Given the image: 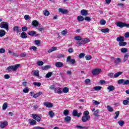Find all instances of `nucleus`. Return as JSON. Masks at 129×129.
<instances>
[{"mask_svg":"<svg viewBox=\"0 0 129 129\" xmlns=\"http://www.w3.org/2000/svg\"><path fill=\"white\" fill-rule=\"evenodd\" d=\"M19 67H20V64H16L14 66H11L9 67L7 69V70L9 72H10V71H12V70H13V71H16L18 69V68H19Z\"/></svg>","mask_w":129,"mask_h":129,"instance_id":"obj_1","label":"nucleus"},{"mask_svg":"<svg viewBox=\"0 0 129 129\" xmlns=\"http://www.w3.org/2000/svg\"><path fill=\"white\" fill-rule=\"evenodd\" d=\"M0 28L1 29H5V30L9 31V24L6 22H2L0 24Z\"/></svg>","mask_w":129,"mask_h":129,"instance_id":"obj_2","label":"nucleus"},{"mask_svg":"<svg viewBox=\"0 0 129 129\" xmlns=\"http://www.w3.org/2000/svg\"><path fill=\"white\" fill-rule=\"evenodd\" d=\"M90 40L88 38H85L82 39V42H79V46H82V45H84V44H86L87 43H89Z\"/></svg>","mask_w":129,"mask_h":129,"instance_id":"obj_3","label":"nucleus"},{"mask_svg":"<svg viewBox=\"0 0 129 129\" xmlns=\"http://www.w3.org/2000/svg\"><path fill=\"white\" fill-rule=\"evenodd\" d=\"M101 72V70L100 69H95L92 71L93 75H97Z\"/></svg>","mask_w":129,"mask_h":129,"instance_id":"obj_4","label":"nucleus"},{"mask_svg":"<svg viewBox=\"0 0 129 129\" xmlns=\"http://www.w3.org/2000/svg\"><path fill=\"white\" fill-rule=\"evenodd\" d=\"M32 116L33 118L35 119V120H37L38 122H40V121H41V117L37 114H32Z\"/></svg>","mask_w":129,"mask_h":129,"instance_id":"obj_5","label":"nucleus"},{"mask_svg":"<svg viewBox=\"0 0 129 129\" xmlns=\"http://www.w3.org/2000/svg\"><path fill=\"white\" fill-rule=\"evenodd\" d=\"M82 115V113H78V112L76 110H74L73 111V115L74 116H77V117H80V116H81Z\"/></svg>","mask_w":129,"mask_h":129,"instance_id":"obj_6","label":"nucleus"},{"mask_svg":"<svg viewBox=\"0 0 129 129\" xmlns=\"http://www.w3.org/2000/svg\"><path fill=\"white\" fill-rule=\"evenodd\" d=\"M90 119V116H83L82 117V121L83 122H86V121H88Z\"/></svg>","mask_w":129,"mask_h":129,"instance_id":"obj_7","label":"nucleus"},{"mask_svg":"<svg viewBox=\"0 0 129 129\" xmlns=\"http://www.w3.org/2000/svg\"><path fill=\"white\" fill-rule=\"evenodd\" d=\"M44 106H46V107H48V108H51V107H53V104L51 102H45L43 103Z\"/></svg>","mask_w":129,"mask_h":129,"instance_id":"obj_8","label":"nucleus"},{"mask_svg":"<svg viewBox=\"0 0 129 129\" xmlns=\"http://www.w3.org/2000/svg\"><path fill=\"white\" fill-rule=\"evenodd\" d=\"M13 31L14 32H16L17 34L19 33V35L21 34V32H22V30L19 28V26H15L13 28Z\"/></svg>","mask_w":129,"mask_h":129,"instance_id":"obj_9","label":"nucleus"},{"mask_svg":"<svg viewBox=\"0 0 129 129\" xmlns=\"http://www.w3.org/2000/svg\"><path fill=\"white\" fill-rule=\"evenodd\" d=\"M58 11L59 13H61V14H63V15H66V14H68V10L66 9H64L63 8H59L58 9Z\"/></svg>","mask_w":129,"mask_h":129,"instance_id":"obj_10","label":"nucleus"},{"mask_svg":"<svg viewBox=\"0 0 129 129\" xmlns=\"http://www.w3.org/2000/svg\"><path fill=\"white\" fill-rule=\"evenodd\" d=\"M55 65L57 68H61L63 66V62L60 61L56 62Z\"/></svg>","mask_w":129,"mask_h":129,"instance_id":"obj_11","label":"nucleus"},{"mask_svg":"<svg viewBox=\"0 0 129 129\" xmlns=\"http://www.w3.org/2000/svg\"><path fill=\"white\" fill-rule=\"evenodd\" d=\"M28 121L31 125H36L37 124V121L33 119H29Z\"/></svg>","mask_w":129,"mask_h":129,"instance_id":"obj_12","label":"nucleus"},{"mask_svg":"<svg viewBox=\"0 0 129 129\" xmlns=\"http://www.w3.org/2000/svg\"><path fill=\"white\" fill-rule=\"evenodd\" d=\"M117 27H119V28H123L124 27V23L121 22H118L116 24Z\"/></svg>","mask_w":129,"mask_h":129,"instance_id":"obj_13","label":"nucleus"},{"mask_svg":"<svg viewBox=\"0 0 129 129\" xmlns=\"http://www.w3.org/2000/svg\"><path fill=\"white\" fill-rule=\"evenodd\" d=\"M81 14L82 16H86L88 15V11L86 10L83 9L81 11Z\"/></svg>","mask_w":129,"mask_h":129,"instance_id":"obj_14","label":"nucleus"},{"mask_svg":"<svg viewBox=\"0 0 129 129\" xmlns=\"http://www.w3.org/2000/svg\"><path fill=\"white\" fill-rule=\"evenodd\" d=\"M64 122H67L68 123H70V121H71V117L69 116H67L64 118Z\"/></svg>","mask_w":129,"mask_h":129,"instance_id":"obj_15","label":"nucleus"},{"mask_svg":"<svg viewBox=\"0 0 129 129\" xmlns=\"http://www.w3.org/2000/svg\"><path fill=\"white\" fill-rule=\"evenodd\" d=\"M8 125L7 121H4L3 122H0V127L4 128Z\"/></svg>","mask_w":129,"mask_h":129,"instance_id":"obj_16","label":"nucleus"},{"mask_svg":"<svg viewBox=\"0 0 129 129\" xmlns=\"http://www.w3.org/2000/svg\"><path fill=\"white\" fill-rule=\"evenodd\" d=\"M54 92L55 93H58V94H61V93H63V91H61V88H57L54 89Z\"/></svg>","mask_w":129,"mask_h":129,"instance_id":"obj_17","label":"nucleus"},{"mask_svg":"<svg viewBox=\"0 0 129 129\" xmlns=\"http://www.w3.org/2000/svg\"><path fill=\"white\" fill-rule=\"evenodd\" d=\"M34 76H36V77H39L40 75H39V73L40 72L38 70L33 71Z\"/></svg>","mask_w":129,"mask_h":129,"instance_id":"obj_18","label":"nucleus"},{"mask_svg":"<svg viewBox=\"0 0 129 129\" xmlns=\"http://www.w3.org/2000/svg\"><path fill=\"white\" fill-rule=\"evenodd\" d=\"M117 42H123L124 41V37L123 36H119L116 38Z\"/></svg>","mask_w":129,"mask_h":129,"instance_id":"obj_19","label":"nucleus"},{"mask_svg":"<svg viewBox=\"0 0 129 129\" xmlns=\"http://www.w3.org/2000/svg\"><path fill=\"white\" fill-rule=\"evenodd\" d=\"M20 37L23 39H27V38H28V35L26 32H22L20 35Z\"/></svg>","mask_w":129,"mask_h":129,"instance_id":"obj_20","label":"nucleus"},{"mask_svg":"<svg viewBox=\"0 0 129 129\" xmlns=\"http://www.w3.org/2000/svg\"><path fill=\"white\" fill-rule=\"evenodd\" d=\"M27 34L29 36H31L32 37H34V36H35V35H36V32L35 31H29V32H27Z\"/></svg>","mask_w":129,"mask_h":129,"instance_id":"obj_21","label":"nucleus"},{"mask_svg":"<svg viewBox=\"0 0 129 129\" xmlns=\"http://www.w3.org/2000/svg\"><path fill=\"white\" fill-rule=\"evenodd\" d=\"M32 25L34 26V27H38L39 26V22L37 20H34L32 22Z\"/></svg>","mask_w":129,"mask_h":129,"instance_id":"obj_22","label":"nucleus"},{"mask_svg":"<svg viewBox=\"0 0 129 129\" xmlns=\"http://www.w3.org/2000/svg\"><path fill=\"white\" fill-rule=\"evenodd\" d=\"M114 63H115L116 65H118V64H119V63L121 62V59H120V58H117L114 60Z\"/></svg>","mask_w":129,"mask_h":129,"instance_id":"obj_23","label":"nucleus"},{"mask_svg":"<svg viewBox=\"0 0 129 129\" xmlns=\"http://www.w3.org/2000/svg\"><path fill=\"white\" fill-rule=\"evenodd\" d=\"M6 35V31L1 29L0 30V37H4Z\"/></svg>","mask_w":129,"mask_h":129,"instance_id":"obj_24","label":"nucleus"},{"mask_svg":"<svg viewBox=\"0 0 129 129\" xmlns=\"http://www.w3.org/2000/svg\"><path fill=\"white\" fill-rule=\"evenodd\" d=\"M107 89L108 90H109V91H113V90H114L115 89V88H114V86L112 85H110L108 86Z\"/></svg>","mask_w":129,"mask_h":129,"instance_id":"obj_25","label":"nucleus"},{"mask_svg":"<svg viewBox=\"0 0 129 129\" xmlns=\"http://www.w3.org/2000/svg\"><path fill=\"white\" fill-rule=\"evenodd\" d=\"M77 20L79 22H83L84 21V18L83 16H79L77 17Z\"/></svg>","mask_w":129,"mask_h":129,"instance_id":"obj_26","label":"nucleus"},{"mask_svg":"<svg viewBox=\"0 0 129 129\" xmlns=\"http://www.w3.org/2000/svg\"><path fill=\"white\" fill-rule=\"evenodd\" d=\"M121 74H122V72H118L114 75V78H117V77H118L119 75H121Z\"/></svg>","mask_w":129,"mask_h":129,"instance_id":"obj_27","label":"nucleus"},{"mask_svg":"<svg viewBox=\"0 0 129 129\" xmlns=\"http://www.w3.org/2000/svg\"><path fill=\"white\" fill-rule=\"evenodd\" d=\"M55 50H57V47H52L51 48L49 49L48 50V53H51V52H53V51H55Z\"/></svg>","mask_w":129,"mask_h":129,"instance_id":"obj_28","label":"nucleus"},{"mask_svg":"<svg viewBox=\"0 0 129 129\" xmlns=\"http://www.w3.org/2000/svg\"><path fill=\"white\" fill-rule=\"evenodd\" d=\"M75 40L76 41H82V38L80 36H75L74 37Z\"/></svg>","mask_w":129,"mask_h":129,"instance_id":"obj_29","label":"nucleus"},{"mask_svg":"<svg viewBox=\"0 0 129 129\" xmlns=\"http://www.w3.org/2000/svg\"><path fill=\"white\" fill-rule=\"evenodd\" d=\"M48 114L50 116V117H53V116L55 115V113L53 111H49L48 112Z\"/></svg>","mask_w":129,"mask_h":129,"instance_id":"obj_30","label":"nucleus"},{"mask_svg":"<svg viewBox=\"0 0 129 129\" xmlns=\"http://www.w3.org/2000/svg\"><path fill=\"white\" fill-rule=\"evenodd\" d=\"M43 94V93L42 92H39L38 93L35 94L34 95V98H37V97H39V96L42 95Z\"/></svg>","mask_w":129,"mask_h":129,"instance_id":"obj_31","label":"nucleus"},{"mask_svg":"<svg viewBox=\"0 0 129 129\" xmlns=\"http://www.w3.org/2000/svg\"><path fill=\"white\" fill-rule=\"evenodd\" d=\"M101 31L102 33H108L109 32V28H105L101 29Z\"/></svg>","mask_w":129,"mask_h":129,"instance_id":"obj_32","label":"nucleus"},{"mask_svg":"<svg viewBox=\"0 0 129 129\" xmlns=\"http://www.w3.org/2000/svg\"><path fill=\"white\" fill-rule=\"evenodd\" d=\"M100 24L101 26H104L106 24V21L104 19H102L100 20Z\"/></svg>","mask_w":129,"mask_h":129,"instance_id":"obj_33","label":"nucleus"},{"mask_svg":"<svg viewBox=\"0 0 129 129\" xmlns=\"http://www.w3.org/2000/svg\"><path fill=\"white\" fill-rule=\"evenodd\" d=\"M33 85H34V86H37L38 87H40V86L42 85V84H41V83L40 82H34Z\"/></svg>","mask_w":129,"mask_h":129,"instance_id":"obj_34","label":"nucleus"},{"mask_svg":"<svg viewBox=\"0 0 129 129\" xmlns=\"http://www.w3.org/2000/svg\"><path fill=\"white\" fill-rule=\"evenodd\" d=\"M43 14L46 17H48V16H49V15H50V12H49V11H48L47 10H44L43 11Z\"/></svg>","mask_w":129,"mask_h":129,"instance_id":"obj_35","label":"nucleus"},{"mask_svg":"<svg viewBox=\"0 0 129 129\" xmlns=\"http://www.w3.org/2000/svg\"><path fill=\"white\" fill-rule=\"evenodd\" d=\"M118 45L120 46H125L126 45V43L124 41H121L119 42Z\"/></svg>","mask_w":129,"mask_h":129,"instance_id":"obj_36","label":"nucleus"},{"mask_svg":"<svg viewBox=\"0 0 129 129\" xmlns=\"http://www.w3.org/2000/svg\"><path fill=\"white\" fill-rule=\"evenodd\" d=\"M98 113H99V110H96V111H94V115H95V116H97V117H98L99 115Z\"/></svg>","mask_w":129,"mask_h":129,"instance_id":"obj_37","label":"nucleus"},{"mask_svg":"<svg viewBox=\"0 0 129 129\" xmlns=\"http://www.w3.org/2000/svg\"><path fill=\"white\" fill-rule=\"evenodd\" d=\"M101 88H102V87L100 86H96L95 87L93 88V89L96 90V91H98L99 90H101Z\"/></svg>","mask_w":129,"mask_h":129,"instance_id":"obj_38","label":"nucleus"},{"mask_svg":"<svg viewBox=\"0 0 129 129\" xmlns=\"http://www.w3.org/2000/svg\"><path fill=\"white\" fill-rule=\"evenodd\" d=\"M118 123L119 125H120V126H122L123 124H124V122L123 120H120L118 121Z\"/></svg>","mask_w":129,"mask_h":129,"instance_id":"obj_39","label":"nucleus"},{"mask_svg":"<svg viewBox=\"0 0 129 129\" xmlns=\"http://www.w3.org/2000/svg\"><path fill=\"white\" fill-rule=\"evenodd\" d=\"M63 114L65 115V116H67L68 114H69V110L68 109H66L63 111Z\"/></svg>","mask_w":129,"mask_h":129,"instance_id":"obj_40","label":"nucleus"},{"mask_svg":"<svg viewBox=\"0 0 129 129\" xmlns=\"http://www.w3.org/2000/svg\"><path fill=\"white\" fill-rule=\"evenodd\" d=\"M124 83V80L122 79L118 81V84H123Z\"/></svg>","mask_w":129,"mask_h":129,"instance_id":"obj_41","label":"nucleus"},{"mask_svg":"<svg viewBox=\"0 0 129 129\" xmlns=\"http://www.w3.org/2000/svg\"><path fill=\"white\" fill-rule=\"evenodd\" d=\"M8 108V103H5L3 106V109L5 110Z\"/></svg>","mask_w":129,"mask_h":129,"instance_id":"obj_42","label":"nucleus"},{"mask_svg":"<svg viewBox=\"0 0 129 129\" xmlns=\"http://www.w3.org/2000/svg\"><path fill=\"white\" fill-rule=\"evenodd\" d=\"M51 76H52V72H49L46 75L45 77L46 78H50Z\"/></svg>","mask_w":129,"mask_h":129,"instance_id":"obj_43","label":"nucleus"},{"mask_svg":"<svg viewBox=\"0 0 129 129\" xmlns=\"http://www.w3.org/2000/svg\"><path fill=\"white\" fill-rule=\"evenodd\" d=\"M83 114L85 116H90L89 115V112L88 111H85L83 113Z\"/></svg>","mask_w":129,"mask_h":129,"instance_id":"obj_44","label":"nucleus"},{"mask_svg":"<svg viewBox=\"0 0 129 129\" xmlns=\"http://www.w3.org/2000/svg\"><path fill=\"white\" fill-rule=\"evenodd\" d=\"M107 108L108 111H110V112L113 111V108H112V107H111V106L109 105L107 106Z\"/></svg>","mask_w":129,"mask_h":129,"instance_id":"obj_45","label":"nucleus"},{"mask_svg":"<svg viewBox=\"0 0 129 129\" xmlns=\"http://www.w3.org/2000/svg\"><path fill=\"white\" fill-rule=\"evenodd\" d=\"M121 52L122 53H126L127 52V49L126 48H122L121 49Z\"/></svg>","mask_w":129,"mask_h":129,"instance_id":"obj_46","label":"nucleus"},{"mask_svg":"<svg viewBox=\"0 0 129 129\" xmlns=\"http://www.w3.org/2000/svg\"><path fill=\"white\" fill-rule=\"evenodd\" d=\"M62 91L64 92V93H67V92L69 91V89L68 88L65 87L63 89Z\"/></svg>","mask_w":129,"mask_h":129,"instance_id":"obj_47","label":"nucleus"},{"mask_svg":"<svg viewBox=\"0 0 129 129\" xmlns=\"http://www.w3.org/2000/svg\"><path fill=\"white\" fill-rule=\"evenodd\" d=\"M29 50H33V51H37V47L35 46H32L29 48Z\"/></svg>","mask_w":129,"mask_h":129,"instance_id":"obj_48","label":"nucleus"},{"mask_svg":"<svg viewBox=\"0 0 129 129\" xmlns=\"http://www.w3.org/2000/svg\"><path fill=\"white\" fill-rule=\"evenodd\" d=\"M115 114H116V116L114 117V119H116L118 117V115H119V111L115 112Z\"/></svg>","mask_w":129,"mask_h":129,"instance_id":"obj_49","label":"nucleus"},{"mask_svg":"<svg viewBox=\"0 0 129 129\" xmlns=\"http://www.w3.org/2000/svg\"><path fill=\"white\" fill-rule=\"evenodd\" d=\"M93 103L95 105H98L99 104H100V102L95 100H93Z\"/></svg>","mask_w":129,"mask_h":129,"instance_id":"obj_50","label":"nucleus"},{"mask_svg":"<svg viewBox=\"0 0 129 129\" xmlns=\"http://www.w3.org/2000/svg\"><path fill=\"white\" fill-rule=\"evenodd\" d=\"M37 65H38V66H42V65H44V62L42 61H39L37 62Z\"/></svg>","mask_w":129,"mask_h":129,"instance_id":"obj_51","label":"nucleus"},{"mask_svg":"<svg viewBox=\"0 0 129 129\" xmlns=\"http://www.w3.org/2000/svg\"><path fill=\"white\" fill-rule=\"evenodd\" d=\"M127 59H128V55L125 54L124 56L123 62H125V61H126Z\"/></svg>","mask_w":129,"mask_h":129,"instance_id":"obj_52","label":"nucleus"},{"mask_svg":"<svg viewBox=\"0 0 129 129\" xmlns=\"http://www.w3.org/2000/svg\"><path fill=\"white\" fill-rule=\"evenodd\" d=\"M23 92L24 93H28V92H29V88L28 87H26L25 89H24Z\"/></svg>","mask_w":129,"mask_h":129,"instance_id":"obj_53","label":"nucleus"},{"mask_svg":"<svg viewBox=\"0 0 129 129\" xmlns=\"http://www.w3.org/2000/svg\"><path fill=\"white\" fill-rule=\"evenodd\" d=\"M28 30V27L24 26L22 28V32H26Z\"/></svg>","mask_w":129,"mask_h":129,"instance_id":"obj_54","label":"nucleus"},{"mask_svg":"<svg viewBox=\"0 0 129 129\" xmlns=\"http://www.w3.org/2000/svg\"><path fill=\"white\" fill-rule=\"evenodd\" d=\"M84 20H85V21H87L88 22H90V21H91V18H90L89 17H86L84 18Z\"/></svg>","mask_w":129,"mask_h":129,"instance_id":"obj_55","label":"nucleus"},{"mask_svg":"<svg viewBox=\"0 0 129 129\" xmlns=\"http://www.w3.org/2000/svg\"><path fill=\"white\" fill-rule=\"evenodd\" d=\"M128 103H129L128 101L126 100H124L123 101V104H124V105H127Z\"/></svg>","mask_w":129,"mask_h":129,"instance_id":"obj_56","label":"nucleus"},{"mask_svg":"<svg viewBox=\"0 0 129 129\" xmlns=\"http://www.w3.org/2000/svg\"><path fill=\"white\" fill-rule=\"evenodd\" d=\"M85 83H86V84H89V83H90V79H86L85 81Z\"/></svg>","mask_w":129,"mask_h":129,"instance_id":"obj_57","label":"nucleus"},{"mask_svg":"<svg viewBox=\"0 0 129 129\" xmlns=\"http://www.w3.org/2000/svg\"><path fill=\"white\" fill-rule=\"evenodd\" d=\"M32 129H45V128L41 126H35Z\"/></svg>","mask_w":129,"mask_h":129,"instance_id":"obj_58","label":"nucleus"},{"mask_svg":"<svg viewBox=\"0 0 129 129\" xmlns=\"http://www.w3.org/2000/svg\"><path fill=\"white\" fill-rule=\"evenodd\" d=\"M92 57H91V55H87L86 56V60H91V59Z\"/></svg>","mask_w":129,"mask_h":129,"instance_id":"obj_59","label":"nucleus"},{"mask_svg":"<svg viewBox=\"0 0 129 129\" xmlns=\"http://www.w3.org/2000/svg\"><path fill=\"white\" fill-rule=\"evenodd\" d=\"M85 56V54L84 53H81L79 54V58H83Z\"/></svg>","mask_w":129,"mask_h":129,"instance_id":"obj_60","label":"nucleus"},{"mask_svg":"<svg viewBox=\"0 0 129 129\" xmlns=\"http://www.w3.org/2000/svg\"><path fill=\"white\" fill-rule=\"evenodd\" d=\"M24 19L25 20H29V19H30V16L28 15H26L24 16Z\"/></svg>","mask_w":129,"mask_h":129,"instance_id":"obj_61","label":"nucleus"},{"mask_svg":"<svg viewBox=\"0 0 129 129\" xmlns=\"http://www.w3.org/2000/svg\"><path fill=\"white\" fill-rule=\"evenodd\" d=\"M69 53H72L73 52H74V50H73V48H71L68 49Z\"/></svg>","mask_w":129,"mask_h":129,"instance_id":"obj_62","label":"nucleus"},{"mask_svg":"<svg viewBox=\"0 0 129 129\" xmlns=\"http://www.w3.org/2000/svg\"><path fill=\"white\" fill-rule=\"evenodd\" d=\"M127 84H129V80H126L125 81H124V85H127Z\"/></svg>","mask_w":129,"mask_h":129,"instance_id":"obj_63","label":"nucleus"},{"mask_svg":"<svg viewBox=\"0 0 129 129\" xmlns=\"http://www.w3.org/2000/svg\"><path fill=\"white\" fill-rule=\"evenodd\" d=\"M125 38H129V32H127L124 34Z\"/></svg>","mask_w":129,"mask_h":129,"instance_id":"obj_64","label":"nucleus"}]
</instances>
